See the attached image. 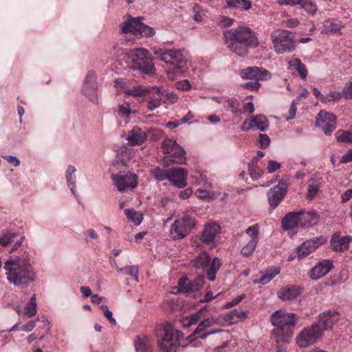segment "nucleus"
<instances>
[{
	"mask_svg": "<svg viewBox=\"0 0 352 352\" xmlns=\"http://www.w3.org/2000/svg\"><path fill=\"white\" fill-rule=\"evenodd\" d=\"M3 269L8 282L15 286L26 287L36 278L31 256L25 250H21L17 254L11 256L4 263Z\"/></svg>",
	"mask_w": 352,
	"mask_h": 352,
	"instance_id": "f257e3e1",
	"label": "nucleus"
},
{
	"mask_svg": "<svg viewBox=\"0 0 352 352\" xmlns=\"http://www.w3.org/2000/svg\"><path fill=\"white\" fill-rule=\"evenodd\" d=\"M223 34L228 48L239 56H245L250 47L258 45L255 33L245 25L227 30Z\"/></svg>",
	"mask_w": 352,
	"mask_h": 352,
	"instance_id": "f03ea898",
	"label": "nucleus"
},
{
	"mask_svg": "<svg viewBox=\"0 0 352 352\" xmlns=\"http://www.w3.org/2000/svg\"><path fill=\"white\" fill-rule=\"evenodd\" d=\"M270 319L272 324L275 327L272 333L276 342L289 343L294 335V328L298 319V316L294 313L278 310L272 314Z\"/></svg>",
	"mask_w": 352,
	"mask_h": 352,
	"instance_id": "7ed1b4c3",
	"label": "nucleus"
},
{
	"mask_svg": "<svg viewBox=\"0 0 352 352\" xmlns=\"http://www.w3.org/2000/svg\"><path fill=\"white\" fill-rule=\"evenodd\" d=\"M157 343L162 352H176L180 345L182 334L171 324H158L155 327Z\"/></svg>",
	"mask_w": 352,
	"mask_h": 352,
	"instance_id": "20e7f679",
	"label": "nucleus"
},
{
	"mask_svg": "<svg viewBox=\"0 0 352 352\" xmlns=\"http://www.w3.org/2000/svg\"><path fill=\"white\" fill-rule=\"evenodd\" d=\"M162 149L164 154V162L166 166L172 164H184L186 163V151L175 140L165 138L162 142Z\"/></svg>",
	"mask_w": 352,
	"mask_h": 352,
	"instance_id": "39448f33",
	"label": "nucleus"
},
{
	"mask_svg": "<svg viewBox=\"0 0 352 352\" xmlns=\"http://www.w3.org/2000/svg\"><path fill=\"white\" fill-rule=\"evenodd\" d=\"M129 57L132 60V67L144 74L153 72L154 64L148 51L144 48H135L130 52Z\"/></svg>",
	"mask_w": 352,
	"mask_h": 352,
	"instance_id": "423d86ee",
	"label": "nucleus"
},
{
	"mask_svg": "<svg viewBox=\"0 0 352 352\" xmlns=\"http://www.w3.org/2000/svg\"><path fill=\"white\" fill-rule=\"evenodd\" d=\"M210 258L206 251L200 252L193 260V265L197 269L206 271L207 278L210 281L216 278V274L221 267V261L218 257H214L211 263Z\"/></svg>",
	"mask_w": 352,
	"mask_h": 352,
	"instance_id": "0eeeda50",
	"label": "nucleus"
},
{
	"mask_svg": "<svg viewBox=\"0 0 352 352\" xmlns=\"http://www.w3.org/2000/svg\"><path fill=\"white\" fill-rule=\"evenodd\" d=\"M196 224L195 219L184 215L174 221L169 230V235L173 240H179L188 236Z\"/></svg>",
	"mask_w": 352,
	"mask_h": 352,
	"instance_id": "6e6552de",
	"label": "nucleus"
},
{
	"mask_svg": "<svg viewBox=\"0 0 352 352\" xmlns=\"http://www.w3.org/2000/svg\"><path fill=\"white\" fill-rule=\"evenodd\" d=\"M142 17L132 18L125 21L121 26L122 33L132 32L135 35L144 36L146 37L153 36L155 32L151 27L143 23L141 20Z\"/></svg>",
	"mask_w": 352,
	"mask_h": 352,
	"instance_id": "1a4fd4ad",
	"label": "nucleus"
},
{
	"mask_svg": "<svg viewBox=\"0 0 352 352\" xmlns=\"http://www.w3.org/2000/svg\"><path fill=\"white\" fill-rule=\"evenodd\" d=\"M272 42L275 51L278 54L291 52L296 48L291 32L278 30L272 34Z\"/></svg>",
	"mask_w": 352,
	"mask_h": 352,
	"instance_id": "9d476101",
	"label": "nucleus"
},
{
	"mask_svg": "<svg viewBox=\"0 0 352 352\" xmlns=\"http://www.w3.org/2000/svg\"><path fill=\"white\" fill-rule=\"evenodd\" d=\"M323 336L321 330L314 322L305 327L296 336V341L300 348H305L317 342Z\"/></svg>",
	"mask_w": 352,
	"mask_h": 352,
	"instance_id": "9b49d317",
	"label": "nucleus"
},
{
	"mask_svg": "<svg viewBox=\"0 0 352 352\" xmlns=\"http://www.w3.org/2000/svg\"><path fill=\"white\" fill-rule=\"evenodd\" d=\"M111 179L119 191H124L128 188H134L138 184L136 175L129 171H121L118 174H111Z\"/></svg>",
	"mask_w": 352,
	"mask_h": 352,
	"instance_id": "f8f14e48",
	"label": "nucleus"
},
{
	"mask_svg": "<svg viewBox=\"0 0 352 352\" xmlns=\"http://www.w3.org/2000/svg\"><path fill=\"white\" fill-rule=\"evenodd\" d=\"M169 54V64L173 66L172 73L178 75L187 69L188 53L185 50H170Z\"/></svg>",
	"mask_w": 352,
	"mask_h": 352,
	"instance_id": "ddd939ff",
	"label": "nucleus"
},
{
	"mask_svg": "<svg viewBox=\"0 0 352 352\" xmlns=\"http://www.w3.org/2000/svg\"><path fill=\"white\" fill-rule=\"evenodd\" d=\"M205 277L204 275L197 276L190 280L187 277H182L178 280L177 292L186 295L199 291L204 286Z\"/></svg>",
	"mask_w": 352,
	"mask_h": 352,
	"instance_id": "4468645a",
	"label": "nucleus"
},
{
	"mask_svg": "<svg viewBox=\"0 0 352 352\" xmlns=\"http://www.w3.org/2000/svg\"><path fill=\"white\" fill-rule=\"evenodd\" d=\"M287 192V184L283 180H280L277 185L267 191V200L271 210H274L278 206Z\"/></svg>",
	"mask_w": 352,
	"mask_h": 352,
	"instance_id": "2eb2a0df",
	"label": "nucleus"
},
{
	"mask_svg": "<svg viewBox=\"0 0 352 352\" xmlns=\"http://www.w3.org/2000/svg\"><path fill=\"white\" fill-rule=\"evenodd\" d=\"M316 126L320 128L325 135H329L336 128V116L332 113L321 110L318 114Z\"/></svg>",
	"mask_w": 352,
	"mask_h": 352,
	"instance_id": "dca6fc26",
	"label": "nucleus"
},
{
	"mask_svg": "<svg viewBox=\"0 0 352 352\" xmlns=\"http://www.w3.org/2000/svg\"><path fill=\"white\" fill-rule=\"evenodd\" d=\"M326 242L327 239L323 236L314 237L304 241L296 248V253L298 258L300 260L305 258Z\"/></svg>",
	"mask_w": 352,
	"mask_h": 352,
	"instance_id": "f3484780",
	"label": "nucleus"
},
{
	"mask_svg": "<svg viewBox=\"0 0 352 352\" xmlns=\"http://www.w3.org/2000/svg\"><path fill=\"white\" fill-rule=\"evenodd\" d=\"M96 75L93 71H89L87 74L82 87V93L90 101L95 102L97 100L98 85Z\"/></svg>",
	"mask_w": 352,
	"mask_h": 352,
	"instance_id": "a211bd4d",
	"label": "nucleus"
},
{
	"mask_svg": "<svg viewBox=\"0 0 352 352\" xmlns=\"http://www.w3.org/2000/svg\"><path fill=\"white\" fill-rule=\"evenodd\" d=\"M339 320L338 314L336 311H326L318 316V320L314 323L323 333L327 330L331 329Z\"/></svg>",
	"mask_w": 352,
	"mask_h": 352,
	"instance_id": "6ab92c4d",
	"label": "nucleus"
},
{
	"mask_svg": "<svg viewBox=\"0 0 352 352\" xmlns=\"http://www.w3.org/2000/svg\"><path fill=\"white\" fill-rule=\"evenodd\" d=\"M241 76L243 79H250L256 81L266 80L271 78L270 72L262 67H249L241 71Z\"/></svg>",
	"mask_w": 352,
	"mask_h": 352,
	"instance_id": "aec40b11",
	"label": "nucleus"
},
{
	"mask_svg": "<svg viewBox=\"0 0 352 352\" xmlns=\"http://www.w3.org/2000/svg\"><path fill=\"white\" fill-rule=\"evenodd\" d=\"M188 171L183 168H172L168 170V181L175 186L184 188L187 185Z\"/></svg>",
	"mask_w": 352,
	"mask_h": 352,
	"instance_id": "412c9836",
	"label": "nucleus"
},
{
	"mask_svg": "<svg viewBox=\"0 0 352 352\" xmlns=\"http://www.w3.org/2000/svg\"><path fill=\"white\" fill-rule=\"evenodd\" d=\"M333 263L329 259L319 262L309 272V278L312 280H318L327 275L332 269Z\"/></svg>",
	"mask_w": 352,
	"mask_h": 352,
	"instance_id": "4be33fe9",
	"label": "nucleus"
},
{
	"mask_svg": "<svg viewBox=\"0 0 352 352\" xmlns=\"http://www.w3.org/2000/svg\"><path fill=\"white\" fill-rule=\"evenodd\" d=\"M217 320L212 317L204 320L201 323L198 324L196 329L193 332V335L197 336V338L201 339H205L209 335L221 332V329H217L208 331L207 333H203L207 328L212 326L214 324H217Z\"/></svg>",
	"mask_w": 352,
	"mask_h": 352,
	"instance_id": "5701e85b",
	"label": "nucleus"
},
{
	"mask_svg": "<svg viewBox=\"0 0 352 352\" xmlns=\"http://www.w3.org/2000/svg\"><path fill=\"white\" fill-rule=\"evenodd\" d=\"M300 227H312L316 225L320 220V215L314 210L311 211H299Z\"/></svg>",
	"mask_w": 352,
	"mask_h": 352,
	"instance_id": "b1692460",
	"label": "nucleus"
},
{
	"mask_svg": "<svg viewBox=\"0 0 352 352\" xmlns=\"http://www.w3.org/2000/svg\"><path fill=\"white\" fill-rule=\"evenodd\" d=\"M220 227L215 223H208L205 226L201 233L200 239L204 243L209 244L214 241L217 233L219 232Z\"/></svg>",
	"mask_w": 352,
	"mask_h": 352,
	"instance_id": "393cba45",
	"label": "nucleus"
},
{
	"mask_svg": "<svg viewBox=\"0 0 352 352\" xmlns=\"http://www.w3.org/2000/svg\"><path fill=\"white\" fill-rule=\"evenodd\" d=\"M147 138L145 131H143L140 127L134 126L127 135L126 140L131 146L140 145Z\"/></svg>",
	"mask_w": 352,
	"mask_h": 352,
	"instance_id": "a878e982",
	"label": "nucleus"
},
{
	"mask_svg": "<svg viewBox=\"0 0 352 352\" xmlns=\"http://www.w3.org/2000/svg\"><path fill=\"white\" fill-rule=\"evenodd\" d=\"M351 241L352 237L350 236H340L334 234L331 239V244L333 250L344 252L349 248Z\"/></svg>",
	"mask_w": 352,
	"mask_h": 352,
	"instance_id": "bb28decb",
	"label": "nucleus"
},
{
	"mask_svg": "<svg viewBox=\"0 0 352 352\" xmlns=\"http://www.w3.org/2000/svg\"><path fill=\"white\" fill-rule=\"evenodd\" d=\"M283 230H290L300 226L299 212H292L286 214L281 221Z\"/></svg>",
	"mask_w": 352,
	"mask_h": 352,
	"instance_id": "cd10ccee",
	"label": "nucleus"
},
{
	"mask_svg": "<svg viewBox=\"0 0 352 352\" xmlns=\"http://www.w3.org/2000/svg\"><path fill=\"white\" fill-rule=\"evenodd\" d=\"M135 347L136 352H152V344L149 338L146 336H138L135 339Z\"/></svg>",
	"mask_w": 352,
	"mask_h": 352,
	"instance_id": "c85d7f7f",
	"label": "nucleus"
},
{
	"mask_svg": "<svg viewBox=\"0 0 352 352\" xmlns=\"http://www.w3.org/2000/svg\"><path fill=\"white\" fill-rule=\"evenodd\" d=\"M299 295V290L296 286L283 287L278 292V296L283 300H291Z\"/></svg>",
	"mask_w": 352,
	"mask_h": 352,
	"instance_id": "c756f323",
	"label": "nucleus"
},
{
	"mask_svg": "<svg viewBox=\"0 0 352 352\" xmlns=\"http://www.w3.org/2000/svg\"><path fill=\"white\" fill-rule=\"evenodd\" d=\"M76 171V168L72 165H69L67 166L65 177L67 183V186L72 191V194L74 196H76V175L75 173Z\"/></svg>",
	"mask_w": 352,
	"mask_h": 352,
	"instance_id": "7c9ffc66",
	"label": "nucleus"
},
{
	"mask_svg": "<svg viewBox=\"0 0 352 352\" xmlns=\"http://www.w3.org/2000/svg\"><path fill=\"white\" fill-rule=\"evenodd\" d=\"M115 265L117 269V272L122 274L129 275L131 276L136 283L138 282V272L139 268L137 265H127L124 267H119L116 263V261L114 260Z\"/></svg>",
	"mask_w": 352,
	"mask_h": 352,
	"instance_id": "2f4dec72",
	"label": "nucleus"
},
{
	"mask_svg": "<svg viewBox=\"0 0 352 352\" xmlns=\"http://www.w3.org/2000/svg\"><path fill=\"white\" fill-rule=\"evenodd\" d=\"M253 127H256L261 131H265L269 127V121L267 117L262 114H258L252 119Z\"/></svg>",
	"mask_w": 352,
	"mask_h": 352,
	"instance_id": "473e14b6",
	"label": "nucleus"
},
{
	"mask_svg": "<svg viewBox=\"0 0 352 352\" xmlns=\"http://www.w3.org/2000/svg\"><path fill=\"white\" fill-rule=\"evenodd\" d=\"M228 8H235L248 10L251 8V1L249 0H226Z\"/></svg>",
	"mask_w": 352,
	"mask_h": 352,
	"instance_id": "72a5a7b5",
	"label": "nucleus"
},
{
	"mask_svg": "<svg viewBox=\"0 0 352 352\" xmlns=\"http://www.w3.org/2000/svg\"><path fill=\"white\" fill-rule=\"evenodd\" d=\"M291 67L294 68L299 74L302 79H305L307 75V70L305 65L302 64L300 59L294 58L289 62Z\"/></svg>",
	"mask_w": 352,
	"mask_h": 352,
	"instance_id": "f704fd0d",
	"label": "nucleus"
},
{
	"mask_svg": "<svg viewBox=\"0 0 352 352\" xmlns=\"http://www.w3.org/2000/svg\"><path fill=\"white\" fill-rule=\"evenodd\" d=\"M153 89L156 90L155 94L156 96L148 98V102L147 104V108L150 111H153L155 109L159 107L162 103V95L159 88H154Z\"/></svg>",
	"mask_w": 352,
	"mask_h": 352,
	"instance_id": "c9c22d12",
	"label": "nucleus"
},
{
	"mask_svg": "<svg viewBox=\"0 0 352 352\" xmlns=\"http://www.w3.org/2000/svg\"><path fill=\"white\" fill-rule=\"evenodd\" d=\"M124 214L127 219L133 222L135 225L138 226L141 223L143 219L142 214L134 210L133 209L124 210Z\"/></svg>",
	"mask_w": 352,
	"mask_h": 352,
	"instance_id": "e433bc0d",
	"label": "nucleus"
},
{
	"mask_svg": "<svg viewBox=\"0 0 352 352\" xmlns=\"http://www.w3.org/2000/svg\"><path fill=\"white\" fill-rule=\"evenodd\" d=\"M151 50L153 54L157 56V58L162 61L165 62L166 64H169V54L170 49L161 48L159 47H153Z\"/></svg>",
	"mask_w": 352,
	"mask_h": 352,
	"instance_id": "4c0bfd02",
	"label": "nucleus"
},
{
	"mask_svg": "<svg viewBox=\"0 0 352 352\" xmlns=\"http://www.w3.org/2000/svg\"><path fill=\"white\" fill-rule=\"evenodd\" d=\"M247 312L234 309L230 312L227 316V320H229L230 324L236 323L239 320L245 318L246 317Z\"/></svg>",
	"mask_w": 352,
	"mask_h": 352,
	"instance_id": "58836bf2",
	"label": "nucleus"
},
{
	"mask_svg": "<svg viewBox=\"0 0 352 352\" xmlns=\"http://www.w3.org/2000/svg\"><path fill=\"white\" fill-rule=\"evenodd\" d=\"M279 269H273L267 272V273L260 277V278L255 281L256 283H261L262 285L267 284L273 278L279 274Z\"/></svg>",
	"mask_w": 352,
	"mask_h": 352,
	"instance_id": "ea45409f",
	"label": "nucleus"
},
{
	"mask_svg": "<svg viewBox=\"0 0 352 352\" xmlns=\"http://www.w3.org/2000/svg\"><path fill=\"white\" fill-rule=\"evenodd\" d=\"M153 177L157 181L168 180V170L155 167L151 170Z\"/></svg>",
	"mask_w": 352,
	"mask_h": 352,
	"instance_id": "a19ab883",
	"label": "nucleus"
},
{
	"mask_svg": "<svg viewBox=\"0 0 352 352\" xmlns=\"http://www.w3.org/2000/svg\"><path fill=\"white\" fill-rule=\"evenodd\" d=\"M257 243V240H250V241L241 249V254L245 256H249L252 254L256 248Z\"/></svg>",
	"mask_w": 352,
	"mask_h": 352,
	"instance_id": "79ce46f5",
	"label": "nucleus"
},
{
	"mask_svg": "<svg viewBox=\"0 0 352 352\" xmlns=\"http://www.w3.org/2000/svg\"><path fill=\"white\" fill-rule=\"evenodd\" d=\"M17 236L16 233L8 231L0 237V245L7 246Z\"/></svg>",
	"mask_w": 352,
	"mask_h": 352,
	"instance_id": "37998d69",
	"label": "nucleus"
},
{
	"mask_svg": "<svg viewBox=\"0 0 352 352\" xmlns=\"http://www.w3.org/2000/svg\"><path fill=\"white\" fill-rule=\"evenodd\" d=\"M336 138L340 142L352 143V133L349 131H338L336 133Z\"/></svg>",
	"mask_w": 352,
	"mask_h": 352,
	"instance_id": "c03bdc74",
	"label": "nucleus"
},
{
	"mask_svg": "<svg viewBox=\"0 0 352 352\" xmlns=\"http://www.w3.org/2000/svg\"><path fill=\"white\" fill-rule=\"evenodd\" d=\"M149 91L147 89L142 88L141 86L135 87L132 89H129L126 91L128 95L132 96H145Z\"/></svg>",
	"mask_w": 352,
	"mask_h": 352,
	"instance_id": "a18cd8bd",
	"label": "nucleus"
},
{
	"mask_svg": "<svg viewBox=\"0 0 352 352\" xmlns=\"http://www.w3.org/2000/svg\"><path fill=\"white\" fill-rule=\"evenodd\" d=\"M298 5H300L302 8L311 14H314L317 11L316 6L310 0H302Z\"/></svg>",
	"mask_w": 352,
	"mask_h": 352,
	"instance_id": "49530a36",
	"label": "nucleus"
},
{
	"mask_svg": "<svg viewBox=\"0 0 352 352\" xmlns=\"http://www.w3.org/2000/svg\"><path fill=\"white\" fill-rule=\"evenodd\" d=\"M36 324L37 326L36 327L37 330L43 329L45 331L46 333L49 332V322L45 317L42 316L41 318H38L36 319Z\"/></svg>",
	"mask_w": 352,
	"mask_h": 352,
	"instance_id": "de8ad7c7",
	"label": "nucleus"
},
{
	"mask_svg": "<svg viewBox=\"0 0 352 352\" xmlns=\"http://www.w3.org/2000/svg\"><path fill=\"white\" fill-rule=\"evenodd\" d=\"M25 315L31 318L36 314V304L34 302H29L25 308Z\"/></svg>",
	"mask_w": 352,
	"mask_h": 352,
	"instance_id": "09e8293b",
	"label": "nucleus"
},
{
	"mask_svg": "<svg viewBox=\"0 0 352 352\" xmlns=\"http://www.w3.org/2000/svg\"><path fill=\"white\" fill-rule=\"evenodd\" d=\"M320 184H309L308 186V192H307V197L309 199H313L317 193L319 192Z\"/></svg>",
	"mask_w": 352,
	"mask_h": 352,
	"instance_id": "8fccbe9b",
	"label": "nucleus"
},
{
	"mask_svg": "<svg viewBox=\"0 0 352 352\" xmlns=\"http://www.w3.org/2000/svg\"><path fill=\"white\" fill-rule=\"evenodd\" d=\"M228 107H229V109L230 110V111L233 113H237L239 112H240V110H239V102L237 101V100L234 98H228Z\"/></svg>",
	"mask_w": 352,
	"mask_h": 352,
	"instance_id": "3c124183",
	"label": "nucleus"
},
{
	"mask_svg": "<svg viewBox=\"0 0 352 352\" xmlns=\"http://www.w3.org/2000/svg\"><path fill=\"white\" fill-rule=\"evenodd\" d=\"M100 309L102 311L104 316L109 320V322L113 324H116V320L114 318H113V314L108 308L107 305H101Z\"/></svg>",
	"mask_w": 352,
	"mask_h": 352,
	"instance_id": "603ef678",
	"label": "nucleus"
},
{
	"mask_svg": "<svg viewBox=\"0 0 352 352\" xmlns=\"http://www.w3.org/2000/svg\"><path fill=\"white\" fill-rule=\"evenodd\" d=\"M270 142L271 140L267 134L261 133L259 135V144L261 148L265 149L267 148L270 146Z\"/></svg>",
	"mask_w": 352,
	"mask_h": 352,
	"instance_id": "864d4df0",
	"label": "nucleus"
},
{
	"mask_svg": "<svg viewBox=\"0 0 352 352\" xmlns=\"http://www.w3.org/2000/svg\"><path fill=\"white\" fill-rule=\"evenodd\" d=\"M258 226L257 224L252 226L246 230V233L251 237L250 240L255 239L258 241Z\"/></svg>",
	"mask_w": 352,
	"mask_h": 352,
	"instance_id": "5fc2aeb1",
	"label": "nucleus"
},
{
	"mask_svg": "<svg viewBox=\"0 0 352 352\" xmlns=\"http://www.w3.org/2000/svg\"><path fill=\"white\" fill-rule=\"evenodd\" d=\"M325 27L327 30L331 33L336 34L337 32H340V27L336 23H333L331 21H327L325 23Z\"/></svg>",
	"mask_w": 352,
	"mask_h": 352,
	"instance_id": "6e6d98bb",
	"label": "nucleus"
},
{
	"mask_svg": "<svg viewBox=\"0 0 352 352\" xmlns=\"http://www.w3.org/2000/svg\"><path fill=\"white\" fill-rule=\"evenodd\" d=\"M131 111L129 104H121L119 106V113L125 118L129 117Z\"/></svg>",
	"mask_w": 352,
	"mask_h": 352,
	"instance_id": "4d7b16f0",
	"label": "nucleus"
},
{
	"mask_svg": "<svg viewBox=\"0 0 352 352\" xmlns=\"http://www.w3.org/2000/svg\"><path fill=\"white\" fill-rule=\"evenodd\" d=\"M84 235L85 237V241L88 243L91 241V239H98V234L93 229L87 230L84 232Z\"/></svg>",
	"mask_w": 352,
	"mask_h": 352,
	"instance_id": "13d9d810",
	"label": "nucleus"
},
{
	"mask_svg": "<svg viewBox=\"0 0 352 352\" xmlns=\"http://www.w3.org/2000/svg\"><path fill=\"white\" fill-rule=\"evenodd\" d=\"M280 164H279L278 162L274 160H270L268 162L267 169L268 173H272L278 170L280 168Z\"/></svg>",
	"mask_w": 352,
	"mask_h": 352,
	"instance_id": "bf43d9fd",
	"label": "nucleus"
},
{
	"mask_svg": "<svg viewBox=\"0 0 352 352\" xmlns=\"http://www.w3.org/2000/svg\"><path fill=\"white\" fill-rule=\"evenodd\" d=\"M261 86L258 81L254 80L244 83L242 87L251 91L257 90Z\"/></svg>",
	"mask_w": 352,
	"mask_h": 352,
	"instance_id": "052dcab7",
	"label": "nucleus"
},
{
	"mask_svg": "<svg viewBox=\"0 0 352 352\" xmlns=\"http://www.w3.org/2000/svg\"><path fill=\"white\" fill-rule=\"evenodd\" d=\"M343 96L346 99L352 98V82L346 85L342 91Z\"/></svg>",
	"mask_w": 352,
	"mask_h": 352,
	"instance_id": "680f3d73",
	"label": "nucleus"
},
{
	"mask_svg": "<svg viewBox=\"0 0 352 352\" xmlns=\"http://www.w3.org/2000/svg\"><path fill=\"white\" fill-rule=\"evenodd\" d=\"M36 326H37L36 320L29 321L25 324H24L21 327V330L29 332V331H32Z\"/></svg>",
	"mask_w": 352,
	"mask_h": 352,
	"instance_id": "e2e57ef3",
	"label": "nucleus"
},
{
	"mask_svg": "<svg viewBox=\"0 0 352 352\" xmlns=\"http://www.w3.org/2000/svg\"><path fill=\"white\" fill-rule=\"evenodd\" d=\"M341 94L338 91H333L331 92L329 95H327L326 97L327 102L331 100H338L341 98Z\"/></svg>",
	"mask_w": 352,
	"mask_h": 352,
	"instance_id": "0e129e2a",
	"label": "nucleus"
},
{
	"mask_svg": "<svg viewBox=\"0 0 352 352\" xmlns=\"http://www.w3.org/2000/svg\"><path fill=\"white\" fill-rule=\"evenodd\" d=\"M341 202L346 203L350 199L352 198V188L348 189L346 191H344L342 195H341Z\"/></svg>",
	"mask_w": 352,
	"mask_h": 352,
	"instance_id": "69168bd1",
	"label": "nucleus"
},
{
	"mask_svg": "<svg viewBox=\"0 0 352 352\" xmlns=\"http://www.w3.org/2000/svg\"><path fill=\"white\" fill-rule=\"evenodd\" d=\"M192 194V190L191 188H187L179 192V197L186 199H188Z\"/></svg>",
	"mask_w": 352,
	"mask_h": 352,
	"instance_id": "338daca9",
	"label": "nucleus"
},
{
	"mask_svg": "<svg viewBox=\"0 0 352 352\" xmlns=\"http://www.w3.org/2000/svg\"><path fill=\"white\" fill-rule=\"evenodd\" d=\"M341 162L342 163H348L352 162V148L342 156Z\"/></svg>",
	"mask_w": 352,
	"mask_h": 352,
	"instance_id": "774afa93",
	"label": "nucleus"
}]
</instances>
